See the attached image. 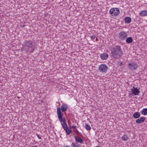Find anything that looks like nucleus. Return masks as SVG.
Listing matches in <instances>:
<instances>
[{
	"instance_id": "obj_1",
	"label": "nucleus",
	"mask_w": 147,
	"mask_h": 147,
	"mask_svg": "<svg viewBox=\"0 0 147 147\" xmlns=\"http://www.w3.org/2000/svg\"><path fill=\"white\" fill-rule=\"evenodd\" d=\"M36 46L35 42L30 40H26L24 41L21 49L22 51H24L26 53H31L34 51Z\"/></svg>"
},
{
	"instance_id": "obj_2",
	"label": "nucleus",
	"mask_w": 147,
	"mask_h": 147,
	"mask_svg": "<svg viewBox=\"0 0 147 147\" xmlns=\"http://www.w3.org/2000/svg\"><path fill=\"white\" fill-rule=\"evenodd\" d=\"M111 52L114 57L119 58L122 56V52L120 46L117 45L113 47Z\"/></svg>"
},
{
	"instance_id": "obj_3",
	"label": "nucleus",
	"mask_w": 147,
	"mask_h": 147,
	"mask_svg": "<svg viewBox=\"0 0 147 147\" xmlns=\"http://www.w3.org/2000/svg\"><path fill=\"white\" fill-rule=\"evenodd\" d=\"M127 67L129 70H133L136 69L138 68V65L136 62L132 61L128 64Z\"/></svg>"
},
{
	"instance_id": "obj_4",
	"label": "nucleus",
	"mask_w": 147,
	"mask_h": 147,
	"mask_svg": "<svg viewBox=\"0 0 147 147\" xmlns=\"http://www.w3.org/2000/svg\"><path fill=\"white\" fill-rule=\"evenodd\" d=\"M109 12L110 14L113 16H117L120 13L119 9L116 8L111 9H110Z\"/></svg>"
},
{
	"instance_id": "obj_5",
	"label": "nucleus",
	"mask_w": 147,
	"mask_h": 147,
	"mask_svg": "<svg viewBox=\"0 0 147 147\" xmlns=\"http://www.w3.org/2000/svg\"><path fill=\"white\" fill-rule=\"evenodd\" d=\"M108 68L107 65L105 64H102L100 65L98 68L99 71L102 73H106Z\"/></svg>"
},
{
	"instance_id": "obj_6",
	"label": "nucleus",
	"mask_w": 147,
	"mask_h": 147,
	"mask_svg": "<svg viewBox=\"0 0 147 147\" xmlns=\"http://www.w3.org/2000/svg\"><path fill=\"white\" fill-rule=\"evenodd\" d=\"M127 36V34L125 32H121L119 33V38L122 40L125 39Z\"/></svg>"
},
{
	"instance_id": "obj_7",
	"label": "nucleus",
	"mask_w": 147,
	"mask_h": 147,
	"mask_svg": "<svg viewBox=\"0 0 147 147\" xmlns=\"http://www.w3.org/2000/svg\"><path fill=\"white\" fill-rule=\"evenodd\" d=\"M131 90L132 91V93L134 95H138L140 93V91L139 90V89H137V88H136L134 86L132 88Z\"/></svg>"
},
{
	"instance_id": "obj_8",
	"label": "nucleus",
	"mask_w": 147,
	"mask_h": 147,
	"mask_svg": "<svg viewBox=\"0 0 147 147\" xmlns=\"http://www.w3.org/2000/svg\"><path fill=\"white\" fill-rule=\"evenodd\" d=\"M146 120V118L144 117H141L136 119V123H141L144 122Z\"/></svg>"
},
{
	"instance_id": "obj_9",
	"label": "nucleus",
	"mask_w": 147,
	"mask_h": 147,
	"mask_svg": "<svg viewBox=\"0 0 147 147\" xmlns=\"http://www.w3.org/2000/svg\"><path fill=\"white\" fill-rule=\"evenodd\" d=\"M74 138L76 142H78L81 144L83 143V140L78 136H75Z\"/></svg>"
},
{
	"instance_id": "obj_10",
	"label": "nucleus",
	"mask_w": 147,
	"mask_h": 147,
	"mask_svg": "<svg viewBox=\"0 0 147 147\" xmlns=\"http://www.w3.org/2000/svg\"><path fill=\"white\" fill-rule=\"evenodd\" d=\"M108 54L107 53H104L100 55V58L102 59L106 60L108 58Z\"/></svg>"
},
{
	"instance_id": "obj_11",
	"label": "nucleus",
	"mask_w": 147,
	"mask_h": 147,
	"mask_svg": "<svg viewBox=\"0 0 147 147\" xmlns=\"http://www.w3.org/2000/svg\"><path fill=\"white\" fill-rule=\"evenodd\" d=\"M60 108L63 112H64L67 110L68 106L67 104H65L62 105Z\"/></svg>"
},
{
	"instance_id": "obj_12",
	"label": "nucleus",
	"mask_w": 147,
	"mask_h": 147,
	"mask_svg": "<svg viewBox=\"0 0 147 147\" xmlns=\"http://www.w3.org/2000/svg\"><path fill=\"white\" fill-rule=\"evenodd\" d=\"M57 113L58 117L63 116V114L61 112V108L60 107L57 108Z\"/></svg>"
},
{
	"instance_id": "obj_13",
	"label": "nucleus",
	"mask_w": 147,
	"mask_h": 147,
	"mask_svg": "<svg viewBox=\"0 0 147 147\" xmlns=\"http://www.w3.org/2000/svg\"><path fill=\"white\" fill-rule=\"evenodd\" d=\"M135 119H138L140 117V114L139 112H138L134 113L133 115Z\"/></svg>"
},
{
	"instance_id": "obj_14",
	"label": "nucleus",
	"mask_w": 147,
	"mask_h": 147,
	"mask_svg": "<svg viewBox=\"0 0 147 147\" xmlns=\"http://www.w3.org/2000/svg\"><path fill=\"white\" fill-rule=\"evenodd\" d=\"M63 121L62 122L61 124L63 128H66L67 127V125L66 123V121L65 118H64V120H63Z\"/></svg>"
},
{
	"instance_id": "obj_15",
	"label": "nucleus",
	"mask_w": 147,
	"mask_h": 147,
	"mask_svg": "<svg viewBox=\"0 0 147 147\" xmlns=\"http://www.w3.org/2000/svg\"><path fill=\"white\" fill-rule=\"evenodd\" d=\"M139 15L142 17L147 16V11L144 10L141 11Z\"/></svg>"
},
{
	"instance_id": "obj_16",
	"label": "nucleus",
	"mask_w": 147,
	"mask_h": 147,
	"mask_svg": "<svg viewBox=\"0 0 147 147\" xmlns=\"http://www.w3.org/2000/svg\"><path fill=\"white\" fill-rule=\"evenodd\" d=\"M124 20L126 23L129 24L131 22V18L129 17H127L125 18Z\"/></svg>"
},
{
	"instance_id": "obj_17",
	"label": "nucleus",
	"mask_w": 147,
	"mask_h": 147,
	"mask_svg": "<svg viewBox=\"0 0 147 147\" xmlns=\"http://www.w3.org/2000/svg\"><path fill=\"white\" fill-rule=\"evenodd\" d=\"M133 41L132 38L131 37H128L127 38L126 40L127 43L128 44L131 43Z\"/></svg>"
},
{
	"instance_id": "obj_18",
	"label": "nucleus",
	"mask_w": 147,
	"mask_h": 147,
	"mask_svg": "<svg viewBox=\"0 0 147 147\" xmlns=\"http://www.w3.org/2000/svg\"><path fill=\"white\" fill-rule=\"evenodd\" d=\"M64 130L66 131V134L67 135H69L70 134V133L71 132V130L69 129H68L67 127L66 128H63Z\"/></svg>"
},
{
	"instance_id": "obj_19",
	"label": "nucleus",
	"mask_w": 147,
	"mask_h": 147,
	"mask_svg": "<svg viewBox=\"0 0 147 147\" xmlns=\"http://www.w3.org/2000/svg\"><path fill=\"white\" fill-rule=\"evenodd\" d=\"M80 146V145L77 142H76L75 143L73 142L71 145V147H79Z\"/></svg>"
},
{
	"instance_id": "obj_20",
	"label": "nucleus",
	"mask_w": 147,
	"mask_h": 147,
	"mask_svg": "<svg viewBox=\"0 0 147 147\" xmlns=\"http://www.w3.org/2000/svg\"><path fill=\"white\" fill-rule=\"evenodd\" d=\"M142 114L144 115H147V108L144 109L141 112Z\"/></svg>"
},
{
	"instance_id": "obj_21",
	"label": "nucleus",
	"mask_w": 147,
	"mask_h": 147,
	"mask_svg": "<svg viewBox=\"0 0 147 147\" xmlns=\"http://www.w3.org/2000/svg\"><path fill=\"white\" fill-rule=\"evenodd\" d=\"M85 128L86 129L88 130H90L91 128L90 125L87 124H86L85 126Z\"/></svg>"
},
{
	"instance_id": "obj_22",
	"label": "nucleus",
	"mask_w": 147,
	"mask_h": 147,
	"mask_svg": "<svg viewBox=\"0 0 147 147\" xmlns=\"http://www.w3.org/2000/svg\"><path fill=\"white\" fill-rule=\"evenodd\" d=\"M123 140H125L126 141L128 140V138L126 135H124L123 136H122L121 138Z\"/></svg>"
},
{
	"instance_id": "obj_23",
	"label": "nucleus",
	"mask_w": 147,
	"mask_h": 147,
	"mask_svg": "<svg viewBox=\"0 0 147 147\" xmlns=\"http://www.w3.org/2000/svg\"><path fill=\"white\" fill-rule=\"evenodd\" d=\"M63 117V116H60L58 117L59 120L61 122V123H62V122L63 121V120H64V117Z\"/></svg>"
},
{
	"instance_id": "obj_24",
	"label": "nucleus",
	"mask_w": 147,
	"mask_h": 147,
	"mask_svg": "<svg viewBox=\"0 0 147 147\" xmlns=\"http://www.w3.org/2000/svg\"><path fill=\"white\" fill-rule=\"evenodd\" d=\"M123 63L122 62H117V65L119 66H121L122 65Z\"/></svg>"
},
{
	"instance_id": "obj_25",
	"label": "nucleus",
	"mask_w": 147,
	"mask_h": 147,
	"mask_svg": "<svg viewBox=\"0 0 147 147\" xmlns=\"http://www.w3.org/2000/svg\"><path fill=\"white\" fill-rule=\"evenodd\" d=\"M96 38V36H95L93 35L91 36V38L92 40H94Z\"/></svg>"
},
{
	"instance_id": "obj_26",
	"label": "nucleus",
	"mask_w": 147,
	"mask_h": 147,
	"mask_svg": "<svg viewBox=\"0 0 147 147\" xmlns=\"http://www.w3.org/2000/svg\"><path fill=\"white\" fill-rule=\"evenodd\" d=\"M36 135L37 136L38 138L39 139H41V138L38 135L36 134Z\"/></svg>"
},
{
	"instance_id": "obj_27",
	"label": "nucleus",
	"mask_w": 147,
	"mask_h": 147,
	"mask_svg": "<svg viewBox=\"0 0 147 147\" xmlns=\"http://www.w3.org/2000/svg\"><path fill=\"white\" fill-rule=\"evenodd\" d=\"M76 126H73L72 127V128L74 129H76Z\"/></svg>"
},
{
	"instance_id": "obj_28",
	"label": "nucleus",
	"mask_w": 147,
	"mask_h": 147,
	"mask_svg": "<svg viewBox=\"0 0 147 147\" xmlns=\"http://www.w3.org/2000/svg\"><path fill=\"white\" fill-rule=\"evenodd\" d=\"M31 147H38L36 146H32Z\"/></svg>"
},
{
	"instance_id": "obj_29",
	"label": "nucleus",
	"mask_w": 147,
	"mask_h": 147,
	"mask_svg": "<svg viewBox=\"0 0 147 147\" xmlns=\"http://www.w3.org/2000/svg\"><path fill=\"white\" fill-rule=\"evenodd\" d=\"M64 147H69V146L68 145L65 146H64Z\"/></svg>"
},
{
	"instance_id": "obj_30",
	"label": "nucleus",
	"mask_w": 147,
	"mask_h": 147,
	"mask_svg": "<svg viewBox=\"0 0 147 147\" xmlns=\"http://www.w3.org/2000/svg\"><path fill=\"white\" fill-rule=\"evenodd\" d=\"M98 40V38L96 37V40Z\"/></svg>"
},
{
	"instance_id": "obj_31",
	"label": "nucleus",
	"mask_w": 147,
	"mask_h": 147,
	"mask_svg": "<svg viewBox=\"0 0 147 147\" xmlns=\"http://www.w3.org/2000/svg\"><path fill=\"white\" fill-rule=\"evenodd\" d=\"M95 147H100L99 146H96Z\"/></svg>"
},
{
	"instance_id": "obj_32",
	"label": "nucleus",
	"mask_w": 147,
	"mask_h": 147,
	"mask_svg": "<svg viewBox=\"0 0 147 147\" xmlns=\"http://www.w3.org/2000/svg\"><path fill=\"white\" fill-rule=\"evenodd\" d=\"M25 26V25H22V26Z\"/></svg>"
}]
</instances>
